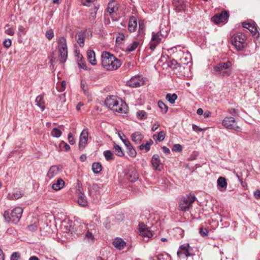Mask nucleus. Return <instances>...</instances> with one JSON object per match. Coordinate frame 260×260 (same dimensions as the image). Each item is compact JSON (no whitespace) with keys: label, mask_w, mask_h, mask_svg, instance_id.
Instances as JSON below:
<instances>
[{"label":"nucleus","mask_w":260,"mask_h":260,"mask_svg":"<svg viewBox=\"0 0 260 260\" xmlns=\"http://www.w3.org/2000/svg\"><path fill=\"white\" fill-rule=\"evenodd\" d=\"M26 32V29L22 26H19L18 27V35L19 36L25 35Z\"/></svg>","instance_id":"49530a36"},{"label":"nucleus","mask_w":260,"mask_h":260,"mask_svg":"<svg viewBox=\"0 0 260 260\" xmlns=\"http://www.w3.org/2000/svg\"><path fill=\"white\" fill-rule=\"evenodd\" d=\"M20 257V254L17 252H15L12 254L11 259L13 260H18Z\"/></svg>","instance_id":"3c124183"},{"label":"nucleus","mask_w":260,"mask_h":260,"mask_svg":"<svg viewBox=\"0 0 260 260\" xmlns=\"http://www.w3.org/2000/svg\"><path fill=\"white\" fill-rule=\"evenodd\" d=\"M162 38V35L160 31H158L156 33L153 32L152 36L151 41L149 44L150 48L151 50H154L156 46L160 43Z\"/></svg>","instance_id":"9b49d317"},{"label":"nucleus","mask_w":260,"mask_h":260,"mask_svg":"<svg viewBox=\"0 0 260 260\" xmlns=\"http://www.w3.org/2000/svg\"><path fill=\"white\" fill-rule=\"evenodd\" d=\"M5 33L10 36H13L14 34V31L12 28H8L5 29Z\"/></svg>","instance_id":"bf43d9fd"},{"label":"nucleus","mask_w":260,"mask_h":260,"mask_svg":"<svg viewBox=\"0 0 260 260\" xmlns=\"http://www.w3.org/2000/svg\"><path fill=\"white\" fill-rule=\"evenodd\" d=\"M166 133L164 131H160L158 134L157 136V140L161 142L165 138Z\"/></svg>","instance_id":"a18cd8bd"},{"label":"nucleus","mask_w":260,"mask_h":260,"mask_svg":"<svg viewBox=\"0 0 260 260\" xmlns=\"http://www.w3.org/2000/svg\"><path fill=\"white\" fill-rule=\"evenodd\" d=\"M76 38L77 39V42L79 44L80 47H83L84 43V34L82 32H78L76 36Z\"/></svg>","instance_id":"72a5a7b5"},{"label":"nucleus","mask_w":260,"mask_h":260,"mask_svg":"<svg viewBox=\"0 0 260 260\" xmlns=\"http://www.w3.org/2000/svg\"><path fill=\"white\" fill-rule=\"evenodd\" d=\"M22 213V208L18 207L13 209L11 213L6 211L4 212V217L6 221L8 222H11L13 223L16 224L19 221Z\"/></svg>","instance_id":"39448f33"},{"label":"nucleus","mask_w":260,"mask_h":260,"mask_svg":"<svg viewBox=\"0 0 260 260\" xmlns=\"http://www.w3.org/2000/svg\"><path fill=\"white\" fill-rule=\"evenodd\" d=\"M109 15L108 14H105L104 15V23L105 25H108L110 23Z\"/></svg>","instance_id":"e2e57ef3"},{"label":"nucleus","mask_w":260,"mask_h":260,"mask_svg":"<svg viewBox=\"0 0 260 260\" xmlns=\"http://www.w3.org/2000/svg\"><path fill=\"white\" fill-rule=\"evenodd\" d=\"M196 199V197L193 194H189L184 197L179 202V209L182 211L188 210L192 206V204Z\"/></svg>","instance_id":"6e6552de"},{"label":"nucleus","mask_w":260,"mask_h":260,"mask_svg":"<svg viewBox=\"0 0 260 260\" xmlns=\"http://www.w3.org/2000/svg\"><path fill=\"white\" fill-rule=\"evenodd\" d=\"M157 104L162 113H166L167 112L168 107L165 104H164L162 101H159L158 102Z\"/></svg>","instance_id":"ea45409f"},{"label":"nucleus","mask_w":260,"mask_h":260,"mask_svg":"<svg viewBox=\"0 0 260 260\" xmlns=\"http://www.w3.org/2000/svg\"><path fill=\"white\" fill-rule=\"evenodd\" d=\"M232 64L230 61L220 62L214 66L212 73L221 77L229 76L232 73Z\"/></svg>","instance_id":"20e7f679"},{"label":"nucleus","mask_w":260,"mask_h":260,"mask_svg":"<svg viewBox=\"0 0 260 260\" xmlns=\"http://www.w3.org/2000/svg\"><path fill=\"white\" fill-rule=\"evenodd\" d=\"M242 26L244 28L248 29L250 32L252 34L253 36H255L256 35V32H257V29L255 24L254 22H243Z\"/></svg>","instance_id":"412c9836"},{"label":"nucleus","mask_w":260,"mask_h":260,"mask_svg":"<svg viewBox=\"0 0 260 260\" xmlns=\"http://www.w3.org/2000/svg\"><path fill=\"white\" fill-rule=\"evenodd\" d=\"M151 162L155 170L160 171L163 168V165L159 159V156L158 154H154L152 156Z\"/></svg>","instance_id":"f3484780"},{"label":"nucleus","mask_w":260,"mask_h":260,"mask_svg":"<svg viewBox=\"0 0 260 260\" xmlns=\"http://www.w3.org/2000/svg\"><path fill=\"white\" fill-rule=\"evenodd\" d=\"M229 17V14L226 11H223L220 14L214 15L212 18V20L216 24L220 23H225Z\"/></svg>","instance_id":"f8f14e48"},{"label":"nucleus","mask_w":260,"mask_h":260,"mask_svg":"<svg viewBox=\"0 0 260 260\" xmlns=\"http://www.w3.org/2000/svg\"><path fill=\"white\" fill-rule=\"evenodd\" d=\"M136 117L140 120H144L147 118L148 115L144 110H138L136 113Z\"/></svg>","instance_id":"473e14b6"},{"label":"nucleus","mask_w":260,"mask_h":260,"mask_svg":"<svg viewBox=\"0 0 260 260\" xmlns=\"http://www.w3.org/2000/svg\"><path fill=\"white\" fill-rule=\"evenodd\" d=\"M88 133L87 129H83L80 134L79 138V149L83 150L87 144Z\"/></svg>","instance_id":"ddd939ff"},{"label":"nucleus","mask_w":260,"mask_h":260,"mask_svg":"<svg viewBox=\"0 0 260 260\" xmlns=\"http://www.w3.org/2000/svg\"><path fill=\"white\" fill-rule=\"evenodd\" d=\"M62 168L59 166H52L49 169L47 176L49 179H52L57 176L61 171Z\"/></svg>","instance_id":"a211bd4d"},{"label":"nucleus","mask_w":260,"mask_h":260,"mask_svg":"<svg viewBox=\"0 0 260 260\" xmlns=\"http://www.w3.org/2000/svg\"><path fill=\"white\" fill-rule=\"evenodd\" d=\"M174 58L179 60L182 64H187L191 60V55L184 47L178 45L172 47L169 50Z\"/></svg>","instance_id":"f03ea898"},{"label":"nucleus","mask_w":260,"mask_h":260,"mask_svg":"<svg viewBox=\"0 0 260 260\" xmlns=\"http://www.w3.org/2000/svg\"><path fill=\"white\" fill-rule=\"evenodd\" d=\"M97 11H98V8L96 7H94V8H93V12L91 13V15H90V20H91V21L94 20V19H95V17H96Z\"/></svg>","instance_id":"8fccbe9b"},{"label":"nucleus","mask_w":260,"mask_h":260,"mask_svg":"<svg viewBox=\"0 0 260 260\" xmlns=\"http://www.w3.org/2000/svg\"><path fill=\"white\" fill-rule=\"evenodd\" d=\"M105 105L111 110L120 113H126L127 107L125 102L115 96H109L105 101Z\"/></svg>","instance_id":"7ed1b4c3"},{"label":"nucleus","mask_w":260,"mask_h":260,"mask_svg":"<svg viewBox=\"0 0 260 260\" xmlns=\"http://www.w3.org/2000/svg\"><path fill=\"white\" fill-rule=\"evenodd\" d=\"M102 167L100 163L99 162H93L92 165V170L93 172L98 174L101 172L102 171Z\"/></svg>","instance_id":"4c0bfd02"},{"label":"nucleus","mask_w":260,"mask_h":260,"mask_svg":"<svg viewBox=\"0 0 260 260\" xmlns=\"http://www.w3.org/2000/svg\"><path fill=\"white\" fill-rule=\"evenodd\" d=\"M94 237L91 232L87 231L85 235L84 240L89 243H92L94 242Z\"/></svg>","instance_id":"f704fd0d"},{"label":"nucleus","mask_w":260,"mask_h":260,"mask_svg":"<svg viewBox=\"0 0 260 260\" xmlns=\"http://www.w3.org/2000/svg\"><path fill=\"white\" fill-rule=\"evenodd\" d=\"M246 36L240 32H238L231 38V43L238 50H242L246 45Z\"/></svg>","instance_id":"423d86ee"},{"label":"nucleus","mask_w":260,"mask_h":260,"mask_svg":"<svg viewBox=\"0 0 260 260\" xmlns=\"http://www.w3.org/2000/svg\"><path fill=\"white\" fill-rule=\"evenodd\" d=\"M35 103L36 105L38 106L42 111L45 109V101L43 95H39L37 96L35 100Z\"/></svg>","instance_id":"cd10ccee"},{"label":"nucleus","mask_w":260,"mask_h":260,"mask_svg":"<svg viewBox=\"0 0 260 260\" xmlns=\"http://www.w3.org/2000/svg\"><path fill=\"white\" fill-rule=\"evenodd\" d=\"M23 195L24 194L21 191L17 190L13 193H9L8 198L11 200H15L21 198Z\"/></svg>","instance_id":"7c9ffc66"},{"label":"nucleus","mask_w":260,"mask_h":260,"mask_svg":"<svg viewBox=\"0 0 260 260\" xmlns=\"http://www.w3.org/2000/svg\"><path fill=\"white\" fill-rule=\"evenodd\" d=\"M102 65L108 71H114L119 68L121 63L120 60L108 52H103L101 55Z\"/></svg>","instance_id":"f257e3e1"},{"label":"nucleus","mask_w":260,"mask_h":260,"mask_svg":"<svg viewBox=\"0 0 260 260\" xmlns=\"http://www.w3.org/2000/svg\"><path fill=\"white\" fill-rule=\"evenodd\" d=\"M113 244L116 248L119 250L122 249L125 245V242L121 238H116L114 240Z\"/></svg>","instance_id":"c85d7f7f"},{"label":"nucleus","mask_w":260,"mask_h":260,"mask_svg":"<svg viewBox=\"0 0 260 260\" xmlns=\"http://www.w3.org/2000/svg\"><path fill=\"white\" fill-rule=\"evenodd\" d=\"M140 42L138 41H134L126 47V50L128 52H132L134 51L139 45Z\"/></svg>","instance_id":"c9c22d12"},{"label":"nucleus","mask_w":260,"mask_h":260,"mask_svg":"<svg viewBox=\"0 0 260 260\" xmlns=\"http://www.w3.org/2000/svg\"><path fill=\"white\" fill-rule=\"evenodd\" d=\"M139 33L143 34V28H144V21L143 20L139 21Z\"/></svg>","instance_id":"603ef678"},{"label":"nucleus","mask_w":260,"mask_h":260,"mask_svg":"<svg viewBox=\"0 0 260 260\" xmlns=\"http://www.w3.org/2000/svg\"><path fill=\"white\" fill-rule=\"evenodd\" d=\"M87 56L88 61L93 66L96 64L95 52L93 50H88Z\"/></svg>","instance_id":"393cba45"},{"label":"nucleus","mask_w":260,"mask_h":260,"mask_svg":"<svg viewBox=\"0 0 260 260\" xmlns=\"http://www.w3.org/2000/svg\"><path fill=\"white\" fill-rule=\"evenodd\" d=\"M127 152L128 154L132 157H135L137 155L136 151L133 146L127 149Z\"/></svg>","instance_id":"37998d69"},{"label":"nucleus","mask_w":260,"mask_h":260,"mask_svg":"<svg viewBox=\"0 0 260 260\" xmlns=\"http://www.w3.org/2000/svg\"><path fill=\"white\" fill-rule=\"evenodd\" d=\"M45 36L49 40L52 39L54 37L53 30L51 29H48L45 33Z\"/></svg>","instance_id":"c03bdc74"},{"label":"nucleus","mask_w":260,"mask_h":260,"mask_svg":"<svg viewBox=\"0 0 260 260\" xmlns=\"http://www.w3.org/2000/svg\"><path fill=\"white\" fill-rule=\"evenodd\" d=\"M139 230L140 235L144 237L150 238L153 236V234L150 231L146 225L143 223H140L139 225Z\"/></svg>","instance_id":"dca6fc26"},{"label":"nucleus","mask_w":260,"mask_h":260,"mask_svg":"<svg viewBox=\"0 0 260 260\" xmlns=\"http://www.w3.org/2000/svg\"><path fill=\"white\" fill-rule=\"evenodd\" d=\"M127 85L132 87H138L144 84L143 78L140 76L132 77L127 83Z\"/></svg>","instance_id":"4468645a"},{"label":"nucleus","mask_w":260,"mask_h":260,"mask_svg":"<svg viewBox=\"0 0 260 260\" xmlns=\"http://www.w3.org/2000/svg\"><path fill=\"white\" fill-rule=\"evenodd\" d=\"M69 142L71 144H74L75 143V140L73 137L72 133H69L68 137Z\"/></svg>","instance_id":"13d9d810"},{"label":"nucleus","mask_w":260,"mask_h":260,"mask_svg":"<svg viewBox=\"0 0 260 260\" xmlns=\"http://www.w3.org/2000/svg\"><path fill=\"white\" fill-rule=\"evenodd\" d=\"M217 187L219 190H225L227 186V182L224 177H220L217 179Z\"/></svg>","instance_id":"5701e85b"},{"label":"nucleus","mask_w":260,"mask_h":260,"mask_svg":"<svg viewBox=\"0 0 260 260\" xmlns=\"http://www.w3.org/2000/svg\"><path fill=\"white\" fill-rule=\"evenodd\" d=\"M153 144V142L152 140H150L147 141L145 144H142L139 146L140 150L145 149L146 151H148L150 149V146Z\"/></svg>","instance_id":"e433bc0d"},{"label":"nucleus","mask_w":260,"mask_h":260,"mask_svg":"<svg viewBox=\"0 0 260 260\" xmlns=\"http://www.w3.org/2000/svg\"><path fill=\"white\" fill-rule=\"evenodd\" d=\"M79 194L78 199V203L81 206L84 207L87 205V201L85 195L79 189Z\"/></svg>","instance_id":"c756f323"},{"label":"nucleus","mask_w":260,"mask_h":260,"mask_svg":"<svg viewBox=\"0 0 260 260\" xmlns=\"http://www.w3.org/2000/svg\"><path fill=\"white\" fill-rule=\"evenodd\" d=\"M254 195L256 199H260V190H256L254 192Z\"/></svg>","instance_id":"774afa93"},{"label":"nucleus","mask_w":260,"mask_h":260,"mask_svg":"<svg viewBox=\"0 0 260 260\" xmlns=\"http://www.w3.org/2000/svg\"><path fill=\"white\" fill-rule=\"evenodd\" d=\"M60 146H63L66 151H68L70 149V146L67 143L64 142L63 141L60 142Z\"/></svg>","instance_id":"052dcab7"},{"label":"nucleus","mask_w":260,"mask_h":260,"mask_svg":"<svg viewBox=\"0 0 260 260\" xmlns=\"http://www.w3.org/2000/svg\"><path fill=\"white\" fill-rule=\"evenodd\" d=\"M95 0H82V3L84 6H89L90 4L93 3Z\"/></svg>","instance_id":"6e6d98bb"},{"label":"nucleus","mask_w":260,"mask_h":260,"mask_svg":"<svg viewBox=\"0 0 260 260\" xmlns=\"http://www.w3.org/2000/svg\"><path fill=\"white\" fill-rule=\"evenodd\" d=\"M143 135L139 132H135L131 135L132 140L136 144H139L143 139Z\"/></svg>","instance_id":"a878e982"},{"label":"nucleus","mask_w":260,"mask_h":260,"mask_svg":"<svg viewBox=\"0 0 260 260\" xmlns=\"http://www.w3.org/2000/svg\"><path fill=\"white\" fill-rule=\"evenodd\" d=\"M172 3L176 12H180L184 10L186 7L184 0H172Z\"/></svg>","instance_id":"aec40b11"},{"label":"nucleus","mask_w":260,"mask_h":260,"mask_svg":"<svg viewBox=\"0 0 260 260\" xmlns=\"http://www.w3.org/2000/svg\"><path fill=\"white\" fill-rule=\"evenodd\" d=\"M159 124L158 122L155 123L152 127V128H151L152 131H153V132L155 131L156 129H157V128L159 127Z\"/></svg>","instance_id":"69168bd1"},{"label":"nucleus","mask_w":260,"mask_h":260,"mask_svg":"<svg viewBox=\"0 0 260 260\" xmlns=\"http://www.w3.org/2000/svg\"><path fill=\"white\" fill-rule=\"evenodd\" d=\"M137 27V21L136 18L133 16L131 17L128 23V29L131 32H134Z\"/></svg>","instance_id":"bb28decb"},{"label":"nucleus","mask_w":260,"mask_h":260,"mask_svg":"<svg viewBox=\"0 0 260 260\" xmlns=\"http://www.w3.org/2000/svg\"><path fill=\"white\" fill-rule=\"evenodd\" d=\"M11 44H12V41L9 39H6L3 42V45L6 48L10 47L11 45Z\"/></svg>","instance_id":"864d4df0"},{"label":"nucleus","mask_w":260,"mask_h":260,"mask_svg":"<svg viewBox=\"0 0 260 260\" xmlns=\"http://www.w3.org/2000/svg\"><path fill=\"white\" fill-rule=\"evenodd\" d=\"M152 258V260H166L164 255L162 254L154 256Z\"/></svg>","instance_id":"5fc2aeb1"},{"label":"nucleus","mask_w":260,"mask_h":260,"mask_svg":"<svg viewBox=\"0 0 260 260\" xmlns=\"http://www.w3.org/2000/svg\"><path fill=\"white\" fill-rule=\"evenodd\" d=\"M66 82L64 81H62L61 83L60 87H59L58 88V91L60 92L63 91L66 88Z\"/></svg>","instance_id":"680f3d73"},{"label":"nucleus","mask_w":260,"mask_h":260,"mask_svg":"<svg viewBox=\"0 0 260 260\" xmlns=\"http://www.w3.org/2000/svg\"><path fill=\"white\" fill-rule=\"evenodd\" d=\"M64 186V182L61 178H58L56 182L54 183L52 185V188L56 191L59 190Z\"/></svg>","instance_id":"b1692460"},{"label":"nucleus","mask_w":260,"mask_h":260,"mask_svg":"<svg viewBox=\"0 0 260 260\" xmlns=\"http://www.w3.org/2000/svg\"><path fill=\"white\" fill-rule=\"evenodd\" d=\"M113 150L115 154L120 157L124 156V153L122 149V148L115 143L113 144Z\"/></svg>","instance_id":"2f4dec72"},{"label":"nucleus","mask_w":260,"mask_h":260,"mask_svg":"<svg viewBox=\"0 0 260 260\" xmlns=\"http://www.w3.org/2000/svg\"><path fill=\"white\" fill-rule=\"evenodd\" d=\"M229 112L230 114L234 115V116L237 115V113L236 109H234V108L230 109L229 110Z\"/></svg>","instance_id":"338daca9"},{"label":"nucleus","mask_w":260,"mask_h":260,"mask_svg":"<svg viewBox=\"0 0 260 260\" xmlns=\"http://www.w3.org/2000/svg\"><path fill=\"white\" fill-rule=\"evenodd\" d=\"M222 125L226 128L238 131L240 127L237 125L236 120L232 117H226L222 122Z\"/></svg>","instance_id":"9d476101"},{"label":"nucleus","mask_w":260,"mask_h":260,"mask_svg":"<svg viewBox=\"0 0 260 260\" xmlns=\"http://www.w3.org/2000/svg\"><path fill=\"white\" fill-rule=\"evenodd\" d=\"M199 232L202 236L206 237L208 236V230L206 228H201Z\"/></svg>","instance_id":"de8ad7c7"},{"label":"nucleus","mask_w":260,"mask_h":260,"mask_svg":"<svg viewBox=\"0 0 260 260\" xmlns=\"http://www.w3.org/2000/svg\"><path fill=\"white\" fill-rule=\"evenodd\" d=\"M182 150V147L181 145L177 144L173 146L172 151L175 152H180Z\"/></svg>","instance_id":"09e8293b"},{"label":"nucleus","mask_w":260,"mask_h":260,"mask_svg":"<svg viewBox=\"0 0 260 260\" xmlns=\"http://www.w3.org/2000/svg\"><path fill=\"white\" fill-rule=\"evenodd\" d=\"M118 8V4L115 1H110L108 5L107 8V12L113 20V15L117 13Z\"/></svg>","instance_id":"2eb2a0df"},{"label":"nucleus","mask_w":260,"mask_h":260,"mask_svg":"<svg viewBox=\"0 0 260 260\" xmlns=\"http://www.w3.org/2000/svg\"><path fill=\"white\" fill-rule=\"evenodd\" d=\"M193 255V249L189 244L185 243L179 247L177 251V255L179 257H189Z\"/></svg>","instance_id":"1a4fd4ad"},{"label":"nucleus","mask_w":260,"mask_h":260,"mask_svg":"<svg viewBox=\"0 0 260 260\" xmlns=\"http://www.w3.org/2000/svg\"><path fill=\"white\" fill-rule=\"evenodd\" d=\"M180 64L181 63H178L176 60L172 59L168 62V66L173 70L182 73V69H184L185 68Z\"/></svg>","instance_id":"6ab92c4d"},{"label":"nucleus","mask_w":260,"mask_h":260,"mask_svg":"<svg viewBox=\"0 0 260 260\" xmlns=\"http://www.w3.org/2000/svg\"><path fill=\"white\" fill-rule=\"evenodd\" d=\"M166 98L171 104H174L177 99V95L176 93H168L166 95Z\"/></svg>","instance_id":"58836bf2"},{"label":"nucleus","mask_w":260,"mask_h":260,"mask_svg":"<svg viewBox=\"0 0 260 260\" xmlns=\"http://www.w3.org/2000/svg\"><path fill=\"white\" fill-rule=\"evenodd\" d=\"M123 143L126 146V149H128L133 146L129 141L127 139H125L124 140H123Z\"/></svg>","instance_id":"4d7b16f0"},{"label":"nucleus","mask_w":260,"mask_h":260,"mask_svg":"<svg viewBox=\"0 0 260 260\" xmlns=\"http://www.w3.org/2000/svg\"><path fill=\"white\" fill-rule=\"evenodd\" d=\"M126 179L129 181L135 182L138 179V174L136 170H129L126 175Z\"/></svg>","instance_id":"4be33fe9"},{"label":"nucleus","mask_w":260,"mask_h":260,"mask_svg":"<svg viewBox=\"0 0 260 260\" xmlns=\"http://www.w3.org/2000/svg\"><path fill=\"white\" fill-rule=\"evenodd\" d=\"M59 99L62 104L64 103L66 101L65 93L60 94Z\"/></svg>","instance_id":"0e129e2a"},{"label":"nucleus","mask_w":260,"mask_h":260,"mask_svg":"<svg viewBox=\"0 0 260 260\" xmlns=\"http://www.w3.org/2000/svg\"><path fill=\"white\" fill-rule=\"evenodd\" d=\"M62 134L60 130L57 128H54L51 132V135L55 138H59Z\"/></svg>","instance_id":"79ce46f5"},{"label":"nucleus","mask_w":260,"mask_h":260,"mask_svg":"<svg viewBox=\"0 0 260 260\" xmlns=\"http://www.w3.org/2000/svg\"><path fill=\"white\" fill-rule=\"evenodd\" d=\"M104 155L107 160L114 159V155L110 150H106L104 152Z\"/></svg>","instance_id":"a19ab883"},{"label":"nucleus","mask_w":260,"mask_h":260,"mask_svg":"<svg viewBox=\"0 0 260 260\" xmlns=\"http://www.w3.org/2000/svg\"><path fill=\"white\" fill-rule=\"evenodd\" d=\"M58 51L60 56V61L61 63L66 62L68 57V49L66 39L60 37L58 40Z\"/></svg>","instance_id":"0eeeda50"}]
</instances>
